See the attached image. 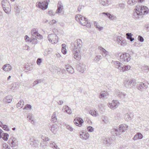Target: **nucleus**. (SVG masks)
<instances>
[{
  "label": "nucleus",
  "mask_w": 149,
  "mask_h": 149,
  "mask_svg": "<svg viewBox=\"0 0 149 149\" xmlns=\"http://www.w3.org/2000/svg\"><path fill=\"white\" fill-rule=\"evenodd\" d=\"M82 46L83 43L81 40L78 39L75 41L72 52L74 58L77 60H79L81 58L80 51Z\"/></svg>",
  "instance_id": "obj_1"
},
{
  "label": "nucleus",
  "mask_w": 149,
  "mask_h": 149,
  "mask_svg": "<svg viewBox=\"0 0 149 149\" xmlns=\"http://www.w3.org/2000/svg\"><path fill=\"white\" fill-rule=\"evenodd\" d=\"M31 33V38L28 36L26 35L24 37V39L26 42H30L33 44H36L38 43L37 39H42V36L39 34L37 30L35 29H33Z\"/></svg>",
  "instance_id": "obj_2"
},
{
  "label": "nucleus",
  "mask_w": 149,
  "mask_h": 149,
  "mask_svg": "<svg viewBox=\"0 0 149 149\" xmlns=\"http://www.w3.org/2000/svg\"><path fill=\"white\" fill-rule=\"evenodd\" d=\"M76 20L79 22L81 25L85 26L88 28H90L91 24L87 20V19L81 15L78 14L76 15Z\"/></svg>",
  "instance_id": "obj_3"
},
{
  "label": "nucleus",
  "mask_w": 149,
  "mask_h": 149,
  "mask_svg": "<svg viewBox=\"0 0 149 149\" xmlns=\"http://www.w3.org/2000/svg\"><path fill=\"white\" fill-rule=\"evenodd\" d=\"M116 56H120V60L122 62H128L130 59V56L129 54L127 53H125L121 54L120 53H117L115 54Z\"/></svg>",
  "instance_id": "obj_4"
},
{
  "label": "nucleus",
  "mask_w": 149,
  "mask_h": 149,
  "mask_svg": "<svg viewBox=\"0 0 149 149\" xmlns=\"http://www.w3.org/2000/svg\"><path fill=\"white\" fill-rule=\"evenodd\" d=\"M119 128L115 130V132L116 135L119 136L127 130L128 126L125 124H121L119 125Z\"/></svg>",
  "instance_id": "obj_5"
},
{
  "label": "nucleus",
  "mask_w": 149,
  "mask_h": 149,
  "mask_svg": "<svg viewBox=\"0 0 149 149\" xmlns=\"http://www.w3.org/2000/svg\"><path fill=\"white\" fill-rule=\"evenodd\" d=\"M36 4L37 7L41 8L42 10H45L47 8L48 3L46 1H44L42 2H37Z\"/></svg>",
  "instance_id": "obj_6"
},
{
  "label": "nucleus",
  "mask_w": 149,
  "mask_h": 149,
  "mask_svg": "<svg viewBox=\"0 0 149 149\" xmlns=\"http://www.w3.org/2000/svg\"><path fill=\"white\" fill-rule=\"evenodd\" d=\"M8 143L12 148H15L18 146V141L17 139L13 137H10L8 140Z\"/></svg>",
  "instance_id": "obj_7"
},
{
  "label": "nucleus",
  "mask_w": 149,
  "mask_h": 149,
  "mask_svg": "<svg viewBox=\"0 0 149 149\" xmlns=\"http://www.w3.org/2000/svg\"><path fill=\"white\" fill-rule=\"evenodd\" d=\"M137 9L139 10L141 15H145L147 14L149 11L148 8L145 6H137L136 7Z\"/></svg>",
  "instance_id": "obj_8"
},
{
  "label": "nucleus",
  "mask_w": 149,
  "mask_h": 149,
  "mask_svg": "<svg viewBox=\"0 0 149 149\" xmlns=\"http://www.w3.org/2000/svg\"><path fill=\"white\" fill-rule=\"evenodd\" d=\"M48 40L52 44H56L58 42V37L55 34H51L48 36Z\"/></svg>",
  "instance_id": "obj_9"
},
{
  "label": "nucleus",
  "mask_w": 149,
  "mask_h": 149,
  "mask_svg": "<svg viewBox=\"0 0 149 149\" xmlns=\"http://www.w3.org/2000/svg\"><path fill=\"white\" fill-rule=\"evenodd\" d=\"M56 13L58 15H62L64 13L63 6L61 1H59L57 5V9Z\"/></svg>",
  "instance_id": "obj_10"
},
{
  "label": "nucleus",
  "mask_w": 149,
  "mask_h": 149,
  "mask_svg": "<svg viewBox=\"0 0 149 149\" xmlns=\"http://www.w3.org/2000/svg\"><path fill=\"white\" fill-rule=\"evenodd\" d=\"M148 88L147 84L143 82H140L137 85V88L141 91H143L146 90Z\"/></svg>",
  "instance_id": "obj_11"
},
{
  "label": "nucleus",
  "mask_w": 149,
  "mask_h": 149,
  "mask_svg": "<svg viewBox=\"0 0 149 149\" xmlns=\"http://www.w3.org/2000/svg\"><path fill=\"white\" fill-rule=\"evenodd\" d=\"M119 105V103L117 100H113L112 103H108V107L112 109H114L117 108Z\"/></svg>",
  "instance_id": "obj_12"
},
{
  "label": "nucleus",
  "mask_w": 149,
  "mask_h": 149,
  "mask_svg": "<svg viewBox=\"0 0 149 149\" xmlns=\"http://www.w3.org/2000/svg\"><path fill=\"white\" fill-rule=\"evenodd\" d=\"M84 122L83 119L79 117H76L74 120L75 124L79 127L81 126Z\"/></svg>",
  "instance_id": "obj_13"
},
{
  "label": "nucleus",
  "mask_w": 149,
  "mask_h": 149,
  "mask_svg": "<svg viewBox=\"0 0 149 149\" xmlns=\"http://www.w3.org/2000/svg\"><path fill=\"white\" fill-rule=\"evenodd\" d=\"M116 42L118 44L123 46L127 44L125 40L120 36H118L117 37Z\"/></svg>",
  "instance_id": "obj_14"
},
{
  "label": "nucleus",
  "mask_w": 149,
  "mask_h": 149,
  "mask_svg": "<svg viewBox=\"0 0 149 149\" xmlns=\"http://www.w3.org/2000/svg\"><path fill=\"white\" fill-rule=\"evenodd\" d=\"M115 94L118 97L121 98H125L126 95V94L123 92H120L119 90L118 89L115 90Z\"/></svg>",
  "instance_id": "obj_15"
},
{
  "label": "nucleus",
  "mask_w": 149,
  "mask_h": 149,
  "mask_svg": "<svg viewBox=\"0 0 149 149\" xmlns=\"http://www.w3.org/2000/svg\"><path fill=\"white\" fill-rule=\"evenodd\" d=\"M30 144L33 147L37 148L40 143V141L33 139H30Z\"/></svg>",
  "instance_id": "obj_16"
},
{
  "label": "nucleus",
  "mask_w": 149,
  "mask_h": 149,
  "mask_svg": "<svg viewBox=\"0 0 149 149\" xmlns=\"http://www.w3.org/2000/svg\"><path fill=\"white\" fill-rule=\"evenodd\" d=\"M98 49L101 52V54L104 57H106L108 55L109 52L101 46H99Z\"/></svg>",
  "instance_id": "obj_17"
},
{
  "label": "nucleus",
  "mask_w": 149,
  "mask_h": 149,
  "mask_svg": "<svg viewBox=\"0 0 149 149\" xmlns=\"http://www.w3.org/2000/svg\"><path fill=\"white\" fill-rule=\"evenodd\" d=\"M133 115L131 113H129L125 115L124 118L125 120L127 121H130L131 120L133 117Z\"/></svg>",
  "instance_id": "obj_18"
},
{
  "label": "nucleus",
  "mask_w": 149,
  "mask_h": 149,
  "mask_svg": "<svg viewBox=\"0 0 149 149\" xmlns=\"http://www.w3.org/2000/svg\"><path fill=\"white\" fill-rule=\"evenodd\" d=\"M80 137L83 139L86 140L89 137V134L87 132H82V134H80Z\"/></svg>",
  "instance_id": "obj_19"
},
{
  "label": "nucleus",
  "mask_w": 149,
  "mask_h": 149,
  "mask_svg": "<svg viewBox=\"0 0 149 149\" xmlns=\"http://www.w3.org/2000/svg\"><path fill=\"white\" fill-rule=\"evenodd\" d=\"M58 129L59 128L58 126L54 124L52 126L50 130L52 132L55 134L57 133Z\"/></svg>",
  "instance_id": "obj_20"
},
{
  "label": "nucleus",
  "mask_w": 149,
  "mask_h": 149,
  "mask_svg": "<svg viewBox=\"0 0 149 149\" xmlns=\"http://www.w3.org/2000/svg\"><path fill=\"white\" fill-rule=\"evenodd\" d=\"M102 14L104 15L110 20H115L116 19V17L108 13H102Z\"/></svg>",
  "instance_id": "obj_21"
},
{
  "label": "nucleus",
  "mask_w": 149,
  "mask_h": 149,
  "mask_svg": "<svg viewBox=\"0 0 149 149\" xmlns=\"http://www.w3.org/2000/svg\"><path fill=\"white\" fill-rule=\"evenodd\" d=\"M33 68V65L31 64L27 63L25 65V70L26 72L32 70Z\"/></svg>",
  "instance_id": "obj_22"
},
{
  "label": "nucleus",
  "mask_w": 149,
  "mask_h": 149,
  "mask_svg": "<svg viewBox=\"0 0 149 149\" xmlns=\"http://www.w3.org/2000/svg\"><path fill=\"white\" fill-rule=\"evenodd\" d=\"M143 138V135L140 133H137L134 136L133 139L136 140L138 139H141Z\"/></svg>",
  "instance_id": "obj_23"
},
{
  "label": "nucleus",
  "mask_w": 149,
  "mask_h": 149,
  "mask_svg": "<svg viewBox=\"0 0 149 149\" xmlns=\"http://www.w3.org/2000/svg\"><path fill=\"white\" fill-rule=\"evenodd\" d=\"M139 11V10H138L137 8H135L134 10L133 14V16L136 19L139 18V16L141 15Z\"/></svg>",
  "instance_id": "obj_24"
},
{
  "label": "nucleus",
  "mask_w": 149,
  "mask_h": 149,
  "mask_svg": "<svg viewBox=\"0 0 149 149\" xmlns=\"http://www.w3.org/2000/svg\"><path fill=\"white\" fill-rule=\"evenodd\" d=\"M2 68L4 71L8 72L11 69V66L10 64H6L3 65Z\"/></svg>",
  "instance_id": "obj_25"
},
{
  "label": "nucleus",
  "mask_w": 149,
  "mask_h": 149,
  "mask_svg": "<svg viewBox=\"0 0 149 149\" xmlns=\"http://www.w3.org/2000/svg\"><path fill=\"white\" fill-rule=\"evenodd\" d=\"M112 62H113L115 66L118 68L120 71V69H121V67L123 65L122 63L118 61H112Z\"/></svg>",
  "instance_id": "obj_26"
},
{
  "label": "nucleus",
  "mask_w": 149,
  "mask_h": 149,
  "mask_svg": "<svg viewBox=\"0 0 149 149\" xmlns=\"http://www.w3.org/2000/svg\"><path fill=\"white\" fill-rule=\"evenodd\" d=\"M1 4L3 8L10 6L9 2L6 0H3L1 2Z\"/></svg>",
  "instance_id": "obj_27"
},
{
  "label": "nucleus",
  "mask_w": 149,
  "mask_h": 149,
  "mask_svg": "<svg viewBox=\"0 0 149 149\" xmlns=\"http://www.w3.org/2000/svg\"><path fill=\"white\" fill-rule=\"evenodd\" d=\"M67 71L71 74H73L74 72V70L72 67L70 65H67L65 67Z\"/></svg>",
  "instance_id": "obj_28"
},
{
  "label": "nucleus",
  "mask_w": 149,
  "mask_h": 149,
  "mask_svg": "<svg viewBox=\"0 0 149 149\" xmlns=\"http://www.w3.org/2000/svg\"><path fill=\"white\" fill-rule=\"evenodd\" d=\"M108 95V93L107 91H101L100 93L99 97L101 99L104 98Z\"/></svg>",
  "instance_id": "obj_29"
},
{
  "label": "nucleus",
  "mask_w": 149,
  "mask_h": 149,
  "mask_svg": "<svg viewBox=\"0 0 149 149\" xmlns=\"http://www.w3.org/2000/svg\"><path fill=\"white\" fill-rule=\"evenodd\" d=\"M65 109L64 112H66L68 114H71L72 113V110L68 106L65 105L63 107Z\"/></svg>",
  "instance_id": "obj_30"
},
{
  "label": "nucleus",
  "mask_w": 149,
  "mask_h": 149,
  "mask_svg": "<svg viewBox=\"0 0 149 149\" xmlns=\"http://www.w3.org/2000/svg\"><path fill=\"white\" fill-rule=\"evenodd\" d=\"M11 89L13 90H17L18 89L19 87V84L18 83L15 82L13 83L11 85Z\"/></svg>",
  "instance_id": "obj_31"
},
{
  "label": "nucleus",
  "mask_w": 149,
  "mask_h": 149,
  "mask_svg": "<svg viewBox=\"0 0 149 149\" xmlns=\"http://www.w3.org/2000/svg\"><path fill=\"white\" fill-rule=\"evenodd\" d=\"M130 65H122L121 69H120V71L124 72L130 70Z\"/></svg>",
  "instance_id": "obj_32"
},
{
  "label": "nucleus",
  "mask_w": 149,
  "mask_h": 149,
  "mask_svg": "<svg viewBox=\"0 0 149 149\" xmlns=\"http://www.w3.org/2000/svg\"><path fill=\"white\" fill-rule=\"evenodd\" d=\"M130 79L125 80L124 83V86L127 88H131Z\"/></svg>",
  "instance_id": "obj_33"
},
{
  "label": "nucleus",
  "mask_w": 149,
  "mask_h": 149,
  "mask_svg": "<svg viewBox=\"0 0 149 149\" xmlns=\"http://www.w3.org/2000/svg\"><path fill=\"white\" fill-rule=\"evenodd\" d=\"M57 120V118L56 117V112H54L52 115L51 121L53 122H55Z\"/></svg>",
  "instance_id": "obj_34"
},
{
  "label": "nucleus",
  "mask_w": 149,
  "mask_h": 149,
  "mask_svg": "<svg viewBox=\"0 0 149 149\" xmlns=\"http://www.w3.org/2000/svg\"><path fill=\"white\" fill-rule=\"evenodd\" d=\"M126 37L127 38L130 40L131 41H132L134 40V38H132V35L131 34V33H126Z\"/></svg>",
  "instance_id": "obj_35"
},
{
  "label": "nucleus",
  "mask_w": 149,
  "mask_h": 149,
  "mask_svg": "<svg viewBox=\"0 0 149 149\" xmlns=\"http://www.w3.org/2000/svg\"><path fill=\"white\" fill-rule=\"evenodd\" d=\"M130 85H131V88L134 87L136 84V82L135 79H130Z\"/></svg>",
  "instance_id": "obj_36"
},
{
  "label": "nucleus",
  "mask_w": 149,
  "mask_h": 149,
  "mask_svg": "<svg viewBox=\"0 0 149 149\" xmlns=\"http://www.w3.org/2000/svg\"><path fill=\"white\" fill-rule=\"evenodd\" d=\"M13 97L10 95H8L6 96L5 98V101L8 103H10L11 102Z\"/></svg>",
  "instance_id": "obj_37"
},
{
  "label": "nucleus",
  "mask_w": 149,
  "mask_h": 149,
  "mask_svg": "<svg viewBox=\"0 0 149 149\" xmlns=\"http://www.w3.org/2000/svg\"><path fill=\"white\" fill-rule=\"evenodd\" d=\"M2 139L5 141H7L8 139L9 134L6 133H3L1 135Z\"/></svg>",
  "instance_id": "obj_38"
},
{
  "label": "nucleus",
  "mask_w": 149,
  "mask_h": 149,
  "mask_svg": "<svg viewBox=\"0 0 149 149\" xmlns=\"http://www.w3.org/2000/svg\"><path fill=\"white\" fill-rule=\"evenodd\" d=\"M24 104V102L22 100L19 101L17 104V107L18 108H22Z\"/></svg>",
  "instance_id": "obj_39"
},
{
  "label": "nucleus",
  "mask_w": 149,
  "mask_h": 149,
  "mask_svg": "<svg viewBox=\"0 0 149 149\" xmlns=\"http://www.w3.org/2000/svg\"><path fill=\"white\" fill-rule=\"evenodd\" d=\"M102 58V57L100 55H97L95 57L94 61L96 62H98Z\"/></svg>",
  "instance_id": "obj_40"
},
{
  "label": "nucleus",
  "mask_w": 149,
  "mask_h": 149,
  "mask_svg": "<svg viewBox=\"0 0 149 149\" xmlns=\"http://www.w3.org/2000/svg\"><path fill=\"white\" fill-rule=\"evenodd\" d=\"M100 4L106 6L108 5V2L107 0H100Z\"/></svg>",
  "instance_id": "obj_41"
},
{
  "label": "nucleus",
  "mask_w": 149,
  "mask_h": 149,
  "mask_svg": "<svg viewBox=\"0 0 149 149\" xmlns=\"http://www.w3.org/2000/svg\"><path fill=\"white\" fill-rule=\"evenodd\" d=\"M65 44H63L62 45V48L61 49V52L63 54H65L67 53L66 49L65 47Z\"/></svg>",
  "instance_id": "obj_42"
},
{
  "label": "nucleus",
  "mask_w": 149,
  "mask_h": 149,
  "mask_svg": "<svg viewBox=\"0 0 149 149\" xmlns=\"http://www.w3.org/2000/svg\"><path fill=\"white\" fill-rule=\"evenodd\" d=\"M4 11L7 14H9L11 11L10 6H7V7L3 8Z\"/></svg>",
  "instance_id": "obj_43"
},
{
  "label": "nucleus",
  "mask_w": 149,
  "mask_h": 149,
  "mask_svg": "<svg viewBox=\"0 0 149 149\" xmlns=\"http://www.w3.org/2000/svg\"><path fill=\"white\" fill-rule=\"evenodd\" d=\"M89 113L90 114L94 116H98L97 112L96 111H93L90 110L89 111Z\"/></svg>",
  "instance_id": "obj_44"
},
{
  "label": "nucleus",
  "mask_w": 149,
  "mask_h": 149,
  "mask_svg": "<svg viewBox=\"0 0 149 149\" xmlns=\"http://www.w3.org/2000/svg\"><path fill=\"white\" fill-rule=\"evenodd\" d=\"M32 114L29 113L28 114L27 118L29 119V122H31V123L33 124L34 123V121L33 120H32Z\"/></svg>",
  "instance_id": "obj_45"
},
{
  "label": "nucleus",
  "mask_w": 149,
  "mask_h": 149,
  "mask_svg": "<svg viewBox=\"0 0 149 149\" xmlns=\"http://www.w3.org/2000/svg\"><path fill=\"white\" fill-rule=\"evenodd\" d=\"M42 81L40 79H38L35 81L33 84V86H34L37 84L41 82Z\"/></svg>",
  "instance_id": "obj_46"
},
{
  "label": "nucleus",
  "mask_w": 149,
  "mask_h": 149,
  "mask_svg": "<svg viewBox=\"0 0 149 149\" xmlns=\"http://www.w3.org/2000/svg\"><path fill=\"white\" fill-rule=\"evenodd\" d=\"M2 149H11V148L7 144L4 143L2 145Z\"/></svg>",
  "instance_id": "obj_47"
},
{
  "label": "nucleus",
  "mask_w": 149,
  "mask_h": 149,
  "mask_svg": "<svg viewBox=\"0 0 149 149\" xmlns=\"http://www.w3.org/2000/svg\"><path fill=\"white\" fill-rule=\"evenodd\" d=\"M85 67H86V65L84 64H82L81 66H80L81 69L80 71L82 73L86 69Z\"/></svg>",
  "instance_id": "obj_48"
},
{
  "label": "nucleus",
  "mask_w": 149,
  "mask_h": 149,
  "mask_svg": "<svg viewBox=\"0 0 149 149\" xmlns=\"http://www.w3.org/2000/svg\"><path fill=\"white\" fill-rule=\"evenodd\" d=\"M50 145L52 148H55V149H60L54 142L51 143Z\"/></svg>",
  "instance_id": "obj_49"
},
{
  "label": "nucleus",
  "mask_w": 149,
  "mask_h": 149,
  "mask_svg": "<svg viewBox=\"0 0 149 149\" xmlns=\"http://www.w3.org/2000/svg\"><path fill=\"white\" fill-rule=\"evenodd\" d=\"M116 7L117 8L123 9L125 7L124 4L123 3H120L116 5Z\"/></svg>",
  "instance_id": "obj_50"
},
{
  "label": "nucleus",
  "mask_w": 149,
  "mask_h": 149,
  "mask_svg": "<svg viewBox=\"0 0 149 149\" xmlns=\"http://www.w3.org/2000/svg\"><path fill=\"white\" fill-rule=\"evenodd\" d=\"M143 70L146 72H149V66L144 65L143 68Z\"/></svg>",
  "instance_id": "obj_51"
},
{
  "label": "nucleus",
  "mask_w": 149,
  "mask_h": 149,
  "mask_svg": "<svg viewBox=\"0 0 149 149\" xmlns=\"http://www.w3.org/2000/svg\"><path fill=\"white\" fill-rule=\"evenodd\" d=\"M109 139H108V140L107 139L105 138L103 139V143L105 145H109Z\"/></svg>",
  "instance_id": "obj_52"
},
{
  "label": "nucleus",
  "mask_w": 149,
  "mask_h": 149,
  "mask_svg": "<svg viewBox=\"0 0 149 149\" xmlns=\"http://www.w3.org/2000/svg\"><path fill=\"white\" fill-rule=\"evenodd\" d=\"M88 131L89 132H92L94 131L93 128L91 126H88L87 128Z\"/></svg>",
  "instance_id": "obj_53"
},
{
  "label": "nucleus",
  "mask_w": 149,
  "mask_h": 149,
  "mask_svg": "<svg viewBox=\"0 0 149 149\" xmlns=\"http://www.w3.org/2000/svg\"><path fill=\"white\" fill-rule=\"evenodd\" d=\"M31 108V106L30 104H26L25 107L23 109H26L30 110Z\"/></svg>",
  "instance_id": "obj_54"
},
{
  "label": "nucleus",
  "mask_w": 149,
  "mask_h": 149,
  "mask_svg": "<svg viewBox=\"0 0 149 149\" xmlns=\"http://www.w3.org/2000/svg\"><path fill=\"white\" fill-rule=\"evenodd\" d=\"M41 138L45 141H47L49 140L47 137L42 136Z\"/></svg>",
  "instance_id": "obj_55"
},
{
  "label": "nucleus",
  "mask_w": 149,
  "mask_h": 149,
  "mask_svg": "<svg viewBox=\"0 0 149 149\" xmlns=\"http://www.w3.org/2000/svg\"><path fill=\"white\" fill-rule=\"evenodd\" d=\"M42 59L41 58H38L37 59L36 63L38 65H40L42 62Z\"/></svg>",
  "instance_id": "obj_56"
},
{
  "label": "nucleus",
  "mask_w": 149,
  "mask_h": 149,
  "mask_svg": "<svg viewBox=\"0 0 149 149\" xmlns=\"http://www.w3.org/2000/svg\"><path fill=\"white\" fill-rule=\"evenodd\" d=\"M138 40L141 42H143L144 41V39L142 37L140 36H139Z\"/></svg>",
  "instance_id": "obj_57"
},
{
  "label": "nucleus",
  "mask_w": 149,
  "mask_h": 149,
  "mask_svg": "<svg viewBox=\"0 0 149 149\" xmlns=\"http://www.w3.org/2000/svg\"><path fill=\"white\" fill-rule=\"evenodd\" d=\"M2 127L3 130L7 131H9V129L8 128V126L6 125H3Z\"/></svg>",
  "instance_id": "obj_58"
},
{
  "label": "nucleus",
  "mask_w": 149,
  "mask_h": 149,
  "mask_svg": "<svg viewBox=\"0 0 149 149\" xmlns=\"http://www.w3.org/2000/svg\"><path fill=\"white\" fill-rule=\"evenodd\" d=\"M67 128L70 131H73V128L71 126L68 125L66 126Z\"/></svg>",
  "instance_id": "obj_59"
},
{
  "label": "nucleus",
  "mask_w": 149,
  "mask_h": 149,
  "mask_svg": "<svg viewBox=\"0 0 149 149\" xmlns=\"http://www.w3.org/2000/svg\"><path fill=\"white\" fill-rule=\"evenodd\" d=\"M56 22V21L55 20L53 19L49 22V24L50 25H52L55 23Z\"/></svg>",
  "instance_id": "obj_60"
},
{
  "label": "nucleus",
  "mask_w": 149,
  "mask_h": 149,
  "mask_svg": "<svg viewBox=\"0 0 149 149\" xmlns=\"http://www.w3.org/2000/svg\"><path fill=\"white\" fill-rule=\"evenodd\" d=\"M27 45H26L23 48V49L24 50H28L29 48H30Z\"/></svg>",
  "instance_id": "obj_61"
},
{
  "label": "nucleus",
  "mask_w": 149,
  "mask_h": 149,
  "mask_svg": "<svg viewBox=\"0 0 149 149\" xmlns=\"http://www.w3.org/2000/svg\"><path fill=\"white\" fill-rule=\"evenodd\" d=\"M49 14L50 16L54 15V13L52 10L49 11Z\"/></svg>",
  "instance_id": "obj_62"
},
{
  "label": "nucleus",
  "mask_w": 149,
  "mask_h": 149,
  "mask_svg": "<svg viewBox=\"0 0 149 149\" xmlns=\"http://www.w3.org/2000/svg\"><path fill=\"white\" fill-rule=\"evenodd\" d=\"M83 7V6L82 5H79V6L78 7V9H77L80 12Z\"/></svg>",
  "instance_id": "obj_63"
},
{
  "label": "nucleus",
  "mask_w": 149,
  "mask_h": 149,
  "mask_svg": "<svg viewBox=\"0 0 149 149\" xmlns=\"http://www.w3.org/2000/svg\"><path fill=\"white\" fill-rule=\"evenodd\" d=\"M128 3L129 4H130L131 5H133V3H132V0H129L128 2Z\"/></svg>",
  "instance_id": "obj_64"
}]
</instances>
